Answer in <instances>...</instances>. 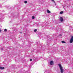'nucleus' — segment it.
Wrapping results in <instances>:
<instances>
[{"mask_svg": "<svg viewBox=\"0 0 73 73\" xmlns=\"http://www.w3.org/2000/svg\"><path fill=\"white\" fill-rule=\"evenodd\" d=\"M58 65L59 66V67L60 69L61 73H64V69H63L62 67V66H61V65L60 64H59Z\"/></svg>", "mask_w": 73, "mask_h": 73, "instance_id": "nucleus-1", "label": "nucleus"}, {"mask_svg": "<svg viewBox=\"0 0 73 73\" xmlns=\"http://www.w3.org/2000/svg\"><path fill=\"white\" fill-rule=\"evenodd\" d=\"M73 42V36L71 37V38L70 40V43H72Z\"/></svg>", "mask_w": 73, "mask_h": 73, "instance_id": "nucleus-2", "label": "nucleus"}, {"mask_svg": "<svg viewBox=\"0 0 73 73\" xmlns=\"http://www.w3.org/2000/svg\"><path fill=\"white\" fill-rule=\"evenodd\" d=\"M50 65H53L54 64V62H53V61H51L50 63Z\"/></svg>", "mask_w": 73, "mask_h": 73, "instance_id": "nucleus-3", "label": "nucleus"}, {"mask_svg": "<svg viewBox=\"0 0 73 73\" xmlns=\"http://www.w3.org/2000/svg\"><path fill=\"white\" fill-rule=\"evenodd\" d=\"M60 20L61 22H62L64 20V19H63V18L62 17H60Z\"/></svg>", "mask_w": 73, "mask_h": 73, "instance_id": "nucleus-4", "label": "nucleus"}, {"mask_svg": "<svg viewBox=\"0 0 73 73\" xmlns=\"http://www.w3.org/2000/svg\"><path fill=\"white\" fill-rule=\"evenodd\" d=\"M0 69H1V70H3V69H4V67L0 66Z\"/></svg>", "mask_w": 73, "mask_h": 73, "instance_id": "nucleus-5", "label": "nucleus"}, {"mask_svg": "<svg viewBox=\"0 0 73 73\" xmlns=\"http://www.w3.org/2000/svg\"><path fill=\"white\" fill-rule=\"evenodd\" d=\"M47 12L48 13H51V12L49 10H47Z\"/></svg>", "mask_w": 73, "mask_h": 73, "instance_id": "nucleus-6", "label": "nucleus"}, {"mask_svg": "<svg viewBox=\"0 0 73 73\" xmlns=\"http://www.w3.org/2000/svg\"><path fill=\"white\" fill-rule=\"evenodd\" d=\"M36 49L37 50H40V47H39L38 48H37Z\"/></svg>", "mask_w": 73, "mask_h": 73, "instance_id": "nucleus-7", "label": "nucleus"}, {"mask_svg": "<svg viewBox=\"0 0 73 73\" xmlns=\"http://www.w3.org/2000/svg\"><path fill=\"white\" fill-rule=\"evenodd\" d=\"M37 44V45H40V42H38L37 43H36Z\"/></svg>", "mask_w": 73, "mask_h": 73, "instance_id": "nucleus-8", "label": "nucleus"}, {"mask_svg": "<svg viewBox=\"0 0 73 73\" xmlns=\"http://www.w3.org/2000/svg\"><path fill=\"white\" fill-rule=\"evenodd\" d=\"M63 13H64V12L63 11H61L60 12V15H62V14Z\"/></svg>", "mask_w": 73, "mask_h": 73, "instance_id": "nucleus-9", "label": "nucleus"}, {"mask_svg": "<svg viewBox=\"0 0 73 73\" xmlns=\"http://www.w3.org/2000/svg\"><path fill=\"white\" fill-rule=\"evenodd\" d=\"M37 29H35L34 30V32H37Z\"/></svg>", "mask_w": 73, "mask_h": 73, "instance_id": "nucleus-10", "label": "nucleus"}, {"mask_svg": "<svg viewBox=\"0 0 73 73\" xmlns=\"http://www.w3.org/2000/svg\"><path fill=\"white\" fill-rule=\"evenodd\" d=\"M62 43H66V42H65V41H62Z\"/></svg>", "mask_w": 73, "mask_h": 73, "instance_id": "nucleus-11", "label": "nucleus"}, {"mask_svg": "<svg viewBox=\"0 0 73 73\" xmlns=\"http://www.w3.org/2000/svg\"><path fill=\"white\" fill-rule=\"evenodd\" d=\"M32 19H35V16H33L32 17Z\"/></svg>", "mask_w": 73, "mask_h": 73, "instance_id": "nucleus-12", "label": "nucleus"}, {"mask_svg": "<svg viewBox=\"0 0 73 73\" xmlns=\"http://www.w3.org/2000/svg\"><path fill=\"white\" fill-rule=\"evenodd\" d=\"M24 3L25 4H27V1H25Z\"/></svg>", "mask_w": 73, "mask_h": 73, "instance_id": "nucleus-13", "label": "nucleus"}, {"mask_svg": "<svg viewBox=\"0 0 73 73\" xmlns=\"http://www.w3.org/2000/svg\"><path fill=\"white\" fill-rule=\"evenodd\" d=\"M38 57L36 58H35V60H38Z\"/></svg>", "mask_w": 73, "mask_h": 73, "instance_id": "nucleus-14", "label": "nucleus"}, {"mask_svg": "<svg viewBox=\"0 0 73 73\" xmlns=\"http://www.w3.org/2000/svg\"><path fill=\"white\" fill-rule=\"evenodd\" d=\"M43 1L41 3V4H44L43 3H44V2H45V1Z\"/></svg>", "mask_w": 73, "mask_h": 73, "instance_id": "nucleus-15", "label": "nucleus"}, {"mask_svg": "<svg viewBox=\"0 0 73 73\" xmlns=\"http://www.w3.org/2000/svg\"><path fill=\"white\" fill-rule=\"evenodd\" d=\"M4 31L5 32H7V29H5Z\"/></svg>", "mask_w": 73, "mask_h": 73, "instance_id": "nucleus-16", "label": "nucleus"}, {"mask_svg": "<svg viewBox=\"0 0 73 73\" xmlns=\"http://www.w3.org/2000/svg\"><path fill=\"white\" fill-rule=\"evenodd\" d=\"M1 50H4V48H1Z\"/></svg>", "mask_w": 73, "mask_h": 73, "instance_id": "nucleus-17", "label": "nucleus"}, {"mask_svg": "<svg viewBox=\"0 0 73 73\" xmlns=\"http://www.w3.org/2000/svg\"><path fill=\"white\" fill-rule=\"evenodd\" d=\"M30 61H32V59H30Z\"/></svg>", "mask_w": 73, "mask_h": 73, "instance_id": "nucleus-18", "label": "nucleus"}, {"mask_svg": "<svg viewBox=\"0 0 73 73\" xmlns=\"http://www.w3.org/2000/svg\"><path fill=\"white\" fill-rule=\"evenodd\" d=\"M59 36H62V35L61 34H59Z\"/></svg>", "mask_w": 73, "mask_h": 73, "instance_id": "nucleus-19", "label": "nucleus"}, {"mask_svg": "<svg viewBox=\"0 0 73 73\" xmlns=\"http://www.w3.org/2000/svg\"><path fill=\"white\" fill-rule=\"evenodd\" d=\"M19 33H22V32H21V31H20Z\"/></svg>", "mask_w": 73, "mask_h": 73, "instance_id": "nucleus-20", "label": "nucleus"}, {"mask_svg": "<svg viewBox=\"0 0 73 73\" xmlns=\"http://www.w3.org/2000/svg\"><path fill=\"white\" fill-rule=\"evenodd\" d=\"M1 31V29H0V32Z\"/></svg>", "mask_w": 73, "mask_h": 73, "instance_id": "nucleus-21", "label": "nucleus"}, {"mask_svg": "<svg viewBox=\"0 0 73 73\" xmlns=\"http://www.w3.org/2000/svg\"><path fill=\"white\" fill-rule=\"evenodd\" d=\"M68 73H71V72H68Z\"/></svg>", "mask_w": 73, "mask_h": 73, "instance_id": "nucleus-22", "label": "nucleus"}, {"mask_svg": "<svg viewBox=\"0 0 73 73\" xmlns=\"http://www.w3.org/2000/svg\"><path fill=\"white\" fill-rule=\"evenodd\" d=\"M53 1L54 3H55V1Z\"/></svg>", "mask_w": 73, "mask_h": 73, "instance_id": "nucleus-23", "label": "nucleus"}, {"mask_svg": "<svg viewBox=\"0 0 73 73\" xmlns=\"http://www.w3.org/2000/svg\"><path fill=\"white\" fill-rule=\"evenodd\" d=\"M51 1H54V0H51Z\"/></svg>", "mask_w": 73, "mask_h": 73, "instance_id": "nucleus-24", "label": "nucleus"}, {"mask_svg": "<svg viewBox=\"0 0 73 73\" xmlns=\"http://www.w3.org/2000/svg\"><path fill=\"white\" fill-rule=\"evenodd\" d=\"M15 17H17L16 16Z\"/></svg>", "mask_w": 73, "mask_h": 73, "instance_id": "nucleus-25", "label": "nucleus"}, {"mask_svg": "<svg viewBox=\"0 0 73 73\" xmlns=\"http://www.w3.org/2000/svg\"><path fill=\"white\" fill-rule=\"evenodd\" d=\"M47 42H48V41H47Z\"/></svg>", "mask_w": 73, "mask_h": 73, "instance_id": "nucleus-26", "label": "nucleus"}, {"mask_svg": "<svg viewBox=\"0 0 73 73\" xmlns=\"http://www.w3.org/2000/svg\"><path fill=\"white\" fill-rule=\"evenodd\" d=\"M46 73V72H44V73Z\"/></svg>", "mask_w": 73, "mask_h": 73, "instance_id": "nucleus-27", "label": "nucleus"}, {"mask_svg": "<svg viewBox=\"0 0 73 73\" xmlns=\"http://www.w3.org/2000/svg\"><path fill=\"white\" fill-rule=\"evenodd\" d=\"M50 39H49V40H50Z\"/></svg>", "mask_w": 73, "mask_h": 73, "instance_id": "nucleus-28", "label": "nucleus"}, {"mask_svg": "<svg viewBox=\"0 0 73 73\" xmlns=\"http://www.w3.org/2000/svg\"><path fill=\"white\" fill-rule=\"evenodd\" d=\"M72 60H73V59H72Z\"/></svg>", "mask_w": 73, "mask_h": 73, "instance_id": "nucleus-29", "label": "nucleus"}, {"mask_svg": "<svg viewBox=\"0 0 73 73\" xmlns=\"http://www.w3.org/2000/svg\"><path fill=\"white\" fill-rule=\"evenodd\" d=\"M48 72V71H47V72Z\"/></svg>", "mask_w": 73, "mask_h": 73, "instance_id": "nucleus-30", "label": "nucleus"}]
</instances>
